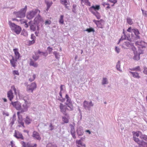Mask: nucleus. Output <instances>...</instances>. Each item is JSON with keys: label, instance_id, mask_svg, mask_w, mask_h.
Listing matches in <instances>:
<instances>
[{"label": "nucleus", "instance_id": "58", "mask_svg": "<svg viewBox=\"0 0 147 147\" xmlns=\"http://www.w3.org/2000/svg\"><path fill=\"white\" fill-rule=\"evenodd\" d=\"M51 21H46L45 22V25H50L51 24Z\"/></svg>", "mask_w": 147, "mask_h": 147}, {"label": "nucleus", "instance_id": "38", "mask_svg": "<svg viewBox=\"0 0 147 147\" xmlns=\"http://www.w3.org/2000/svg\"><path fill=\"white\" fill-rule=\"evenodd\" d=\"M39 57V56L37 55V54L36 53H35V55H33L32 57L33 59L35 60V61H36L38 59Z\"/></svg>", "mask_w": 147, "mask_h": 147}, {"label": "nucleus", "instance_id": "56", "mask_svg": "<svg viewBox=\"0 0 147 147\" xmlns=\"http://www.w3.org/2000/svg\"><path fill=\"white\" fill-rule=\"evenodd\" d=\"M144 69L143 73L145 74H147V68L146 67H144Z\"/></svg>", "mask_w": 147, "mask_h": 147}, {"label": "nucleus", "instance_id": "50", "mask_svg": "<svg viewBox=\"0 0 147 147\" xmlns=\"http://www.w3.org/2000/svg\"><path fill=\"white\" fill-rule=\"evenodd\" d=\"M61 2L62 4L64 5L67 4L68 3L67 0H61Z\"/></svg>", "mask_w": 147, "mask_h": 147}, {"label": "nucleus", "instance_id": "32", "mask_svg": "<svg viewBox=\"0 0 147 147\" xmlns=\"http://www.w3.org/2000/svg\"><path fill=\"white\" fill-rule=\"evenodd\" d=\"M45 2L47 6V11L52 4L53 3L52 1L49 2L48 1H45Z\"/></svg>", "mask_w": 147, "mask_h": 147}, {"label": "nucleus", "instance_id": "24", "mask_svg": "<svg viewBox=\"0 0 147 147\" xmlns=\"http://www.w3.org/2000/svg\"><path fill=\"white\" fill-rule=\"evenodd\" d=\"M42 20L41 17L39 15H38L34 19V22L36 24L40 22H41Z\"/></svg>", "mask_w": 147, "mask_h": 147}, {"label": "nucleus", "instance_id": "8", "mask_svg": "<svg viewBox=\"0 0 147 147\" xmlns=\"http://www.w3.org/2000/svg\"><path fill=\"white\" fill-rule=\"evenodd\" d=\"M36 88V85L35 83L33 82L30 84L28 85L27 86V90L28 91H31L32 92L33 90Z\"/></svg>", "mask_w": 147, "mask_h": 147}, {"label": "nucleus", "instance_id": "3", "mask_svg": "<svg viewBox=\"0 0 147 147\" xmlns=\"http://www.w3.org/2000/svg\"><path fill=\"white\" fill-rule=\"evenodd\" d=\"M133 138L134 141L139 145L140 147H147V143L143 141L139 140L138 138L136 136H134Z\"/></svg>", "mask_w": 147, "mask_h": 147}, {"label": "nucleus", "instance_id": "25", "mask_svg": "<svg viewBox=\"0 0 147 147\" xmlns=\"http://www.w3.org/2000/svg\"><path fill=\"white\" fill-rule=\"evenodd\" d=\"M29 65L30 66H32L35 67H37L38 65L37 63L36 62H35L32 59H30Z\"/></svg>", "mask_w": 147, "mask_h": 147}, {"label": "nucleus", "instance_id": "37", "mask_svg": "<svg viewBox=\"0 0 147 147\" xmlns=\"http://www.w3.org/2000/svg\"><path fill=\"white\" fill-rule=\"evenodd\" d=\"M64 16L63 15H61L60 16V18L59 19V22L61 24H63L64 23V20L63 18Z\"/></svg>", "mask_w": 147, "mask_h": 147}, {"label": "nucleus", "instance_id": "10", "mask_svg": "<svg viewBox=\"0 0 147 147\" xmlns=\"http://www.w3.org/2000/svg\"><path fill=\"white\" fill-rule=\"evenodd\" d=\"M59 107L61 110V111L64 114H67L66 113L67 110L69 111V109L66 105H63V104L60 103Z\"/></svg>", "mask_w": 147, "mask_h": 147}, {"label": "nucleus", "instance_id": "4", "mask_svg": "<svg viewBox=\"0 0 147 147\" xmlns=\"http://www.w3.org/2000/svg\"><path fill=\"white\" fill-rule=\"evenodd\" d=\"M83 105L84 109L89 111L90 110L91 107H93L94 105V104L92 101L89 102L86 100H85L83 102Z\"/></svg>", "mask_w": 147, "mask_h": 147}, {"label": "nucleus", "instance_id": "12", "mask_svg": "<svg viewBox=\"0 0 147 147\" xmlns=\"http://www.w3.org/2000/svg\"><path fill=\"white\" fill-rule=\"evenodd\" d=\"M100 9V6L99 5H96L95 6L92 5L89 8V11L91 12H95L97 10H98Z\"/></svg>", "mask_w": 147, "mask_h": 147}, {"label": "nucleus", "instance_id": "40", "mask_svg": "<svg viewBox=\"0 0 147 147\" xmlns=\"http://www.w3.org/2000/svg\"><path fill=\"white\" fill-rule=\"evenodd\" d=\"M53 53L55 56L56 58L57 59H59V58L60 57L59 53H57L56 51H54Z\"/></svg>", "mask_w": 147, "mask_h": 147}, {"label": "nucleus", "instance_id": "21", "mask_svg": "<svg viewBox=\"0 0 147 147\" xmlns=\"http://www.w3.org/2000/svg\"><path fill=\"white\" fill-rule=\"evenodd\" d=\"M7 97L9 100L11 101L13 97V94L11 90H10L7 93Z\"/></svg>", "mask_w": 147, "mask_h": 147}, {"label": "nucleus", "instance_id": "31", "mask_svg": "<svg viewBox=\"0 0 147 147\" xmlns=\"http://www.w3.org/2000/svg\"><path fill=\"white\" fill-rule=\"evenodd\" d=\"M127 23L129 25H131L133 23V20L129 17H127L126 18Z\"/></svg>", "mask_w": 147, "mask_h": 147}, {"label": "nucleus", "instance_id": "51", "mask_svg": "<svg viewBox=\"0 0 147 147\" xmlns=\"http://www.w3.org/2000/svg\"><path fill=\"white\" fill-rule=\"evenodd\" d=\"M18 122L19 124L23 127H24V123L23 121V120H18Z\"/></svg>", "mask_w": 147, "mask_h": 147}, {"label": "nucleus", "instance_id": "57", "mask_svg": "<svg viewBox=\"0 0 147 147\" xmlns=\"http://www.w3.org/2000/svg\"><path fill=\"white\" fill-rule=\"evenodd\" d=\"M115 51L118 53H119L120 51V49L117 47H116Z\"/></svg>", "mask_w": 147, "mask_h": 147}, {"label": "nucleus", "instance_id": "14", "mask_svg": "<svg viewBox=\"0 0 147 147\" xmlns=\"http://www.w3.org/2000/svg\"><path fill=\"white\" fill-rule=\"evenodd\" d=\"M13 51L15 55V59L16 60L18 59L20 57V55L18 52V49H14Z\"/></svg>", "mask_w": 147, "mask_h": 147}, {"label": "nucleus", "instance_id": "46", "mask_svg": "<svg viewBox=\"0 0 147 147\" xmlns=\"http://www.w3.org/2000/svg\"><path fill=\"white\" fill-rule=\"evenodd\" d=\"M85 31L88 32H94V30L92 28H87Z\"/></svg>", "mask_w": 147, "mask_h": 147}, {"label": "nucleus", "instance_id": "39", "mask_svg": "<svg viewBox=\"0 0 147 147\" xmlns=\"http://www.w3.org/2000/svg\"><path fill=\"white\" fill-rule=\"evenodd\" d=\"M21 113L20 111H19L17 113V115H18V120H23L22 116L21 115H20V113Z\"/></svg>", "mask_w": 147, "mask_h": 147}, {"label": "nucleus", "instance_id": "11", "mask_svg": "<svg viewBox=\"0 0 147 147\" xmlns=\"http://www.w3.org/2000/svg\"><path fill=\"white\" fill-rule=\"evenodd\" d=\"M139 136H140V138L143 139L147 142V136L145 135L141 134V132H136L134 135V136H136V137H138Z\"/></svg>", "mask_w": 147, "mask_h": 147}, {"label": "nucleus", "instance_id": "49", "mask_svg": "<svg viewBox=\"0 0 147 147\" xmlns=\"http://www.w3.org/2000/svg\"><path fill=\"white\" fill-rule=\"evenodd\" d=\"M82 2H85L88 5H90V3L89 1L88 0H81Z\"/></svg>", "mask_w": 147, "mask_h": 147}, {"label": "nucleus", "instance_id": "42", "mask_svg": "<svg viewBox=\"0 0 147 147\" xmlns=\"http://www.w3.org/2000/svg\"><path fill=\"white\" fill-rule=\"evenodd\" d=\"M131 30L136 36L137 35L139 34V31L137 29H133Z\"/></svg>", "mask_w": 147, "mask_h": 147}, {"label": "nucleus", "instance_id": "54", "mask_svg": "<svg viewBox=\"0 0 147 147\" xmlns=\"http://www.w3.org/2000/svg\"><path fill=\"white\" fill-rule=\"evenodd\" d=\"M13 74L14 75H16L18 76L19 75V73L18 71L14 70L13 72Z\"/></svg>", "mask_w": 147, "mask_h": 147}, {"label": "nucleus", "instance_id": "63", "mask_svg": "<svg viewBox=\"0 0 147 147\" xmlns=\"http://www.w3.org/2000/svg\"><path fill=\"white\" fill-rule=\"evenodd\" d=\"M72 11L75 13H76V9L75 8H73L72 9Z\"/></svg>", "mask_w": 147, "mask_h": 147}, {"label": "nucleus", "instance_id": "33", "mask_svg": "<svg viewBox=\"0 0 147 147\" xmlns=\"http://www.w3.org/2000/svg\"><path fill=\"white\" fill-rule=\"evenodd\" d=\"M92 13L96 16L98 19H100V14L97 11L93 12V13Z\"/></svg>", "mask_w": 147, "mask_h": 147}, {"label": "nucleus", "instance_id": "55", "mask_svg": "<svg viewBox=\"0 0 147 147\" xmlns=\"http://www.w3.org/2000/svg\"><path fill=\"white\" fill-rule=\"evenodd\" d=\"M11 88L13 90L15 94H16V89L15 87L14 86H12L11 87Z\"/></svg>", "mask_w": 147, "mask_h": 147}, {"label": "nucleus", "instance_id": "18", "mask_svg": "<svg viewBox=\"0 0 147 147\" xmlns=\"http://www.w3.org/2000/svg\"><path fill=\"white\" fill-rule=\"evenodd\" d=\"M143 51H142L141 52H139V54H138V52L135 53H134V56L133 57V59L135 60L138 61L140 59V55L141 54L143 53Z\"/></svg>", "mask_w": 147, "mask_h": 147}, {"label": "nucleus", "instance_id": "34", "mask_svg": "<svg viewBox=\"0 0 147 147\" xmlns=\"http://www.w3.org/2000/svg\"><path fill=\"white\" fill-rule=\"evenodd\" d=\"M108 83L107 79L105 78H102V85L107 84Z\"/></svg>", "mask_w": 147, "mask_h": 147}, {"label": "nucleus", "instance_id": "60", "mask_svg": "<svg viewBox=\"0 0 147 147\" xmlns=\"http://www.w3.org/2000/svg\"><path fill=\"white\" fill-rule=\"evenodd\" d=\"M71 133L72 136L73 138H74L75 139L76 137V136L75 135V132H72V133Z\"/></svg>", "mask_w": 147, "mask_h": 147}, {"label": "nucleus", "instance_id": "36", "mask_svg": "<svg viewBox=\"0 0 147 147\" xmlns=\"http://www.w3.org/2000/svg\"><path fill=\"white\" fill-rule=\"evenodd\" d=\"M66 98L67 99L66 103H71V101L70 98L69 97L68 94H66L65 96Z\"/></svg>", "mask_w": 147, "mask_h": 147}, {"label": "nucleus", "instance_id": "22", "mask_svg": "<svg viewBox=\"0 0 147 147\" xmlns=\"http://www.w3.org/2000/svg\"><path fill=\"white\" fill-rule=\"evenodd\" d=\"M131 45V44L129 42H125L123 44L122 47L124 49H128Z\"/></svg>", "mask_w": 147, "mask_h": 147}, {"label": "nucleus", "instance_id": "45", "mask_svg": "<svg viewBox=\"0 0 147 147\" xmlns=\"http://www.w3.org/2000/svg\"><path fill=\"white\" fill-rule=\"evenodd\" d=\"M53 50L52 48L50 47H48L47 48V50L48 51L49 53V54L52 53Z\"/></svg>", "mask_w": 147, "mask_h": 147}, {"label": "nucleus", "instance_id": "1", "mask_svg": "<svg viewBox=\"0 0 147 147\" xmlns=\"http://www.w3.org/2000/svg\"><path fill=\"white\" fill-rule=\"evenodd\" d=\"M8 23L11 30L13 31L17 34H19L20 33L22 28L20 26L11 22L10 21H9Z\"/></svg>", "mask_w": 147, "mask_h": 147}, {"label": "nucleus", "instance_id": "6", "mask_svg": "<svg viewBox=\"0 0 147 147\" xmlns=\"http://www.w3.org/2000/svg\"><path fill=\"white\" fill-rule=\"evenodd\" d=\"M13 107H15L16 109L19 111H20L21 109V104L19 101H16L15 102L11 101V103Z\"/></svg>", "mask_w": 147, "mask_h": 147}, {"label": "nucleus", "instance_id": "53", "mask_svg": "<svg viewBox=\"0 0 147 147\" xmlns=\"http://www.w3.org/2000/svg\"><path fill=\"white\" fill-rule=\"evenodd\" d=\"M50 129V131H52L54 129V126H53L52 123H50L49 126Z\"/></svg>", "mask_w": 147, "mask_h": 147}, {"label": "nucleus", "instance_id": "62", "mask_svg": "<svg viewBox=\"0 0 147 147\" xmlns=\"http://www.w3.org/2000/svg\"><path fill=\"white\" fill-rule=\"evenodd\" d=\"M35 38V36L33 34H32L31 35V38L32 40H34Z\"/></svg>", "mask_w": 147, "mask_h": 147}, {"label": "nucleus", "instance_id": "16", "mask_svg": "<svg viewBox=\"0 0 147 147\" xmlns=\"http://www.w3.org/2000/svg\"><path fill=\"white\" fill-rule=\"evenodd\" d=\"M76 131L78 135L79 136H82L84 133L83 128L81 127H80L78 128Z\"/></svg>", "mask_w": 147, "mask_h": 147}, {"label": "nucleus", "instance_id": "35", "mask_svg": "<svg viewBox=\"0 0 147 147\" xmlns=\"http://www.w3.org/2000/svg\"><path fill=\"white\" fill-rule=\"evenodd\" d=\"M66 105H67V107L69 108V111H71L73 109V107L72 105H71V103H66Z\"/></svg>", "mask_w": 147, "mask_h": 147}, {"label": "nucleus", "instance_id": "30", "mask_svg": "<svg viewBox=\"0 0 147 147\" xmlns=\"http://www.w3.org/2000/svg\"><path fill=\"white\" fill-rule=\"evenodd\" d=\"M129 69L131 71H141L140 68L139 66H138L136 67L132 68H130Z\"/></svg>", "mask_w": 147, "mask_h": 147}, {"label": "nucleus", "instance_id": "26", "mask_svg": "<svg viewBox=\"0 0 147 147\" xmlns=\"http://www.w3.org/2000/svg\"><path fill=\"white\" fill-rule=\"evenodd\" d=\"M24 121L26 124L28 125L31 123L32 119L29 116H27L25 119Z\"/></svg>", "mask_w": 147, "mask_h": 147}, {"label": "nucleus", "instance_id": "2", "mask_svg": "<svg viewBox=\"0 0 147 147\" xmlns=\"http://www.w3.org/2000/svg\"><path fill=\"white\" fill-rule=\"evenodd\" d=\"M27 9V6H26L24 8L21 9L20 11L15 13L17 18H22L25 16V13Z\"/></svg>", "mask_w": 147, "mask_h": 147}, {"label": "nucleus", "instance_id": "27", "mask_svg": "<svg viewBox=\"0 0 147 147\" xmlns=\"http://www.w3.org/2000/svg\"><path fill=\"white\" fill-rule=\"evenodd\" d=\"M17 60H16V59H15L13 57H12V59L10 60L11 64L13 67H15L16 66V64Z\"/></svg>", "mask_w": 147, "mask_h": 147}, {"label": "nucleus", "instance_id": "5", "mask_svg": "<svg viewBox=\"0 0 147 147\" xmlns=\"http://www.w3.org/2000/svg\"><path fill=\"white\" fill-rule=\"evenodd\" d=\"M38 12L39 13L40 11L38 9H35L34 10L30 11L27 15V18L29 20L31 19Z\"/></svg>", "mask_w": 147, "mask_h": 147}, {"label": "nucleus", "instance_id": "9", "mask_svg": "<svg viewBox=\"0 0 147 147\" xmlns=\"http://www.w3.org/2000/svg\"><path fill=\"white\" fill-rule=\"evenodd\" d=\"M23 99L25 101V103L22 105V107L21 106V109L20 110V112L21 113H24V112H26L28 110V107L27 105V100H28V99H26L24 98V97H23Z\"/></svg>", "mask_w": 147, "mask_h": 147}, {"label": "nucleus", "instance_id": "7", "mask_svg": "<svg viewBox=\"0 0 147 147\" xmlns=\"http://www.w3.org/2000/svg\"><path fill=\"white\" fill-rule=\"evenodd\" d=\"M29 24L31 30L33 31H35L36 28L37 30H39V27L37 24L35 22H34V23H31V22L30 21L29 22Z\"/></svg>", "mask_w": 147, "mask_h": 147}, {"label": "nucleus", "instance_id": "41", "mask_svg": "<svg viewBox=\"0 0 147 147\" xmlns=\"http://www.w3.org/2000/svg\"><path fill=\"white\" fill-rule=\"evenodd\" d=\"M123 34H124V35L123 36H122L121 38L119 40V42H118V44H119V43L120 42V41L121 40H125L126 39V35H125V33H124V32H123Z\"/></svg>", "mask_w": 147, "mask_h": 147}, {"label": "nucleus", "instance_id": "43", "mask_svg": "<svg viewBox=\"0 0 147 147\" xmlns=\"http://www.w3.org/2000/svg\"><path fill=\"white\" fill-rule=\"evenodd\" d=\"M15 120V115H14L10 123V125H11V127L12 125L14 123V121Z\"/></svg>", "mask_w": 147, "mask_h": 147}, {"label": "nucleus", "instance_id": "44", "mask_svg": "<svg viewBox=\"0 0 147 147\" xmlns=\"http://www.w3.org/2000/svg\"><path fill=\"white\" fill-rule=\"evenodd\" d=\"M93 22H94V23L96 24V25H97V26H98L99 28H102V27H100L99 26V25L100 24V21H96L95 20H93Z\"/></svg>", "mask_w": 147, "mask_h": 147}, {"label": "nucleus", "instance_id": "17", "mask_svg": "<svg viewBox=\"0 0 147 147\" xmlns=\"http://www.w3.org/2000/svg\"><path fill=\"white\" fill-rule=\"evenodd\" d=\"M65 116L62 117V121L64 122V123H67L69 122V116L68 114H64Z\"/></svg>", "mask_w": 147, "mask_h": 147}, {"label": "nucleus", "instance_id": "13", "mask_svg": "<svg viewBox=\"0 0 147 147\" xmlns=\"http://www.w3.org/2000/svg\"><path fill=\"white\" fill-rule=\"evenodd\" d=\"M136 44L139 45L138 47L139 49H143L146 47L145 43L144 41H137L136 43Z\"/></svg>", "mask_w": 147, "mask_h": 147}, {"label": "nucleus", "instance_id": "23", "mask_svg": "<svg viewBox=\"0 0 147 147\" xmlns=\"http://www.w3.org/2000/svg\"><path fill=\"white\" fill-rule=\"evenodd\" d=\"M129 72L131 74L132 76L135 78L139 79L140 77L138 73L136 72L129 71Z\"/></svg>", "mask_w": 147, "mask_h": 147}, {"label": "nucleus", "instance_id": "15", "mask_svg": "<svg viewBox=\"0 0 147 147\" xmlns=\"http://www.w3.org/2000/svg\"><path fill=\"white\" fill-rule=\"evenodd\" d=\"M32 136L34 138L38 140H40L41 139V138L38 133L36 131H33Z\"/></svg>", "mask_w": 147, "mask_h": 147}, {"label": "nucleus", "instance_id": "48", "mask_svg": "<svg viewBox=\"0 0 147 147\" xmlns=\"http://www.w3.org/2000/svg\"><path fill=\"white\" fill-rule=\"evenodd\" d=\"M70 126L71 127V131L70 132L72 133V132H75L74 131V126L72 124H70Z\"/></svg>", "mask_w": 147, "mask_h": 147}, {"label": "nucleus", "instance_id": "29", "mask_svg": "<svg viewBox=\"0 0 147 147\" xmlns=\"http://www.w3.org/2000/svg\"><path fill=\"white\" fill-rule=\"evenodd\" d=\"M116 68L118 71H119L120 72H122V70L120 69V61H118L116 66Z\"/></svg>", "mask_w": 147, "mask_h": 147}, {"label": "nucleus", "instance_id": "20", "mask_svg": "<svg viewBox=\"0 0 147 147\" xmlns=\"http://www.w3.org/2000/svg\"><path fill=\"white\" fill-rule=\"evenodd\" d=\"M22 147H36V144H35L33 146L30 144L28 143L26 144L24 142H22Z\"/></svg>", "mask_w": 147, "mask_h": 147}, {"label": "nucleus", "instance_id": "19", "mask_svg": "<svg viewBox=\"0 0 147 147\" xmlns=\"http://www.w3.org/2000/svg\"><path fill=\"white\" fill-rule=\"evenodd\" d=\"M15 131V133L14 135V137H16L17 139L20 138L22 140L24 139V138L22 134L19 133L18 132H16V131Z\"/></svg>", "mask_w": 147, "mask_h": 147}, {"label": "nucleus", "instance_id": "47", "mask_svg": "<svg viewBox=\"0 0 147 147\" xmlns=\"http://www.w3.org/2000/svg\"><path fill=\"white\" fill-rule=\"evenodd\" d=\"M38 53L40 54L41 55H43L45 56H46L47 55V53L41 52L39 50L38 51Z\"/></svg>", "mask_w": 147, "mask_h": 147}, {"label": "nucleus", "instance_id": "28", "mask_svg": "<svg viewBox=\"0 0 147 147\" xmlns=\"http://www.w3.org/2000/svg\"><path fill=\"white\" fill-rule=\"evenodd\" d=\"M77 143L78 144V147H85V144L82 142L81 140H80L77 142Z\"/></svg>", "mask_w": 147, "mask_h": 147}, {"label": "nucleus", "instance_id": "64", "mask_svg": "<svg viewBox=\"0 0 147 147\" xmlns=\"http://www.w3.org/2000/svg\"><path fill=\"white\" fill-rule=\"evenodd\" d=\"M64 85H61L60 86V91L61 92L63 90V86Z\"/></svg>", "mask_w": 147, "mask_h": 147}, {"label": "nucleus", "instance_id": "52", "mask_svg": "<svg viewBox=\"0 0 147 147\" xmlns=\"http://www.w3.org/2000/svg\"><path fill=\"white\" fill-rule=\"evenodd\" d=\"M131 49L133 51L134 53L136 54V53H137L136 48L134 46H133L132 47Z\"/></svg>", "mask_w": 147, "mask_h": 147}, {"label": "nucleus", "instance_id": "61", "mask_svg": "<svg viewBox=\"0 0 147 147\" xmlns=\"http://www.w3.org/2000/svg\"><path fill=\"white\" fill-rule=\"evenodd\" d=\"M21 35H24L25 36H26L28 34L26 32H24L23 33V32H22L21 34Z\"/></svg>", "mask_w": 147, "mask_h": 147}, {"label": "nucleus", "instance_id": "59", "mask_svg": "<svg viewBox=\"0 0 147 147\" xmlns=\"http://www.w3.org/2000/svg\"><path fill=\"white\" fill-rule=\"evenodd\" d=\"M34 42H35L34 40H32L30 41L29 44V45H31L34 44Z\"/></svg>", "mask_w": 147, "mask_h": 147}]
</instances>
